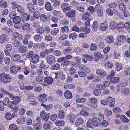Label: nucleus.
Returning <instances> with one entry per match:
<instances>
[{
  "instance_id": "obj_35",
  "label": "nucleus",
  "mask_w": 130,
  "mask_h": 130,
  "mask_svg": "<svg viewBox=\"0 0 130 130\" xmlns=\"http://www.w3.org/2000/svg\"><path fill=\"white\" fill-rule=\"evenodd\" d=\"M59 31L58 28H55L52 29L51 31V34L53 36H56L57 35Z\"/></svg>"
},
{
  "instance_id": "obj_23",
  "label": "nucleus",
  "mask_w": 130,
  "mask_h": 130,
  "mask_svg": "<svg viewBox=\"0 0 130 130\" xmlns=\"http://www.w3.org/2000/svg\"><path fill=\"white\" fill-rule=\"evenodd\" d=\"M21 68L20 67H17L15 66L11 67L10 68L11 72L15 74L18 70H21Z\"/></svg>"
},
{
  "instance_id": "obj_20",
  "label": "nucleus",
  "mask_w": 130,
  "mask_h": 130,
  "mask_svg": "<svg viewBox=\"0 0 130 130\" xmlns=\"http://www.w3.org/2000/svg\"><path fill=\"white\" fill-rule=\"evenodd\" d=\"M11 57L14 61H17L20 59V55L18 54H13L10 55Z\"/></svg>"
},
{
  "instance_id": "obj_44",
  "label": "nucleus",
  "mask_w": 130,
  "mask_h": 130,
  "mask_svg": "<svg viewBox=\"0 0 130 130\" xmlns=\"http://www.w3.org/2000/svg\"><path fill=\"white\" fill-rule=\"evenodd\" d=\"M65 117V113L62 110H60L58 113V117L60 119H63Z\"/></svg>"
},
{
  "instance_id": "obj_24",
  "label": "nucleus",
  "mask_w": 130,
  "mask_h": 130,
  "mask_svg": "<svg viewBox=\"0 0 130 130\" xmlns=\"http://www.w3.org/2000/svg\"><path fill=\"white\" fill-rule=\"evenodd\" d=\"M21 21V18L18 16L15 17L13 19V22L14 24H19L20 25L22 24L20 22Z\"/></svg>"
},
{
  "instance_id": "obj_64",
  "label": "nucleus",
  "mask_w": 130,
  "mask_h": 130,
  "mask_svg": "<svg viewBox=\"0 0 130 130\" xmlns=\"http://www.w3.org/2000/svg\"><path fill=\"white\" fill-rule=\"evenodd\" d=\"M16 15L17 13L15 11H13L11 12L9 14V17L11 19H13Z\"/></svg>"
},
{
  "instance_id": "obj_40",
  "label": "nucleus",
  "mask_w": 130,
  "mask_h": 130,
  "mask_svg": "<svg viewBox=\"0 0 130 130\" xmlns=\"http://www.w3.org/2000/svg\"><path fill=\"white\" fill-rule=\"evenodd\" d=\"M60 64L58 63H56L55 64L51 66V69L52 70H58L60 69Z\"/></svg>"
},
{
  "instance_id": "obj_2",
  "label": "nucleus",
  "mask_w": 130,
  "mask_h": 130,
  "mask_svg": "<svg viewBox=\"0 0 130 130\" xmlns=\"http://www.w3.org/2000/svg\"><path fill=\"white\" fill-rule=\"evenodd\" d=\"M61 9L65 13L71 9V7L68 3H63L60 6Z\"/></svg>"
},
{
  "instance_id": "obj_16",
  "label": "nucleus",
  "mask_w": 130,
  "mask_h": 130,
  "mask_svg": "<svg viewBox=\"0 0 130 130\" xmlns=\"http://www.w3.org/2000/svg\"><path fill=\"white\" fill-rule=\"evenodd\" d=\"M108 103L110 104L109 105V106L113 107V105L115 103V100L114 99L108 97L107 99Z\"/></svg>"
},
{
  "instance_id": "obj_48",
  "label": "nucleus",
  "mask_w": 130,
  "mask_h": 130,
  "mask_svg": "<svg viewBox=\"0 0 130 130\" xmlns=\"http://www.w3.org/2000/svg\"><path fill=\"white\" fill-rule=\"evenodd\" d=\"M71 47H68L63 50V53L65 55L69 54L71 52Z\"/></svg>"
},
{
  "instance_id": "obj_25",
  "label": "nucleus",
  "mask_w": 130,
  "mask_h": 130,
  "mask_svg": "<svg viewBox=\"0 0 130 130\" xmlns=\"http://www.w3.org/2000/svg\"><path fill=\"white\" fill-rule=\"evenodd\" d=\"M84 120L81 118L77 119L75 122L76 126L78 127L80 125L83 124L84 123Z\"/></svg>"
},
{
  "instance_id": "obj_30",
  "label": "nucleus",
  "mask_w": 130,
  "mask_h": 130,
  "mask_svg": "<svg viewBox=\"0 0 130 130\" xmlns=\"http://www.w3.org/2000/svg\"><path fill=\"white\" fill-rule=\"evenodd\" d=\"M129 89L127 88H122L121 90V93L124 95H127L129 92Z\"/></svg>"
},
{
  "instance_id": "obj_22",
  "label": "nucleus",
  "mask_w": 130,
  "mask_h": 130,
  "mask_svg": "<svg viewBox=\"0 0 130 130\" xmlns=\"http://www.w3.org/2000/svg\"><path fill=\"white\" fill-rule=\"evenodd\" d=\"M27 47L23 45L20 46L18 48L19 52L21 53H25L27 51Z\"/></svg>"
},
{
  "instance_id": "obj_63",
  "label": "nucleus",
  "mask_w": 130,
  "mask_h": 130,
  "mask_svg": "<svg viewBox=\"0 0 130 130\" xmlns=\"http://www.w3.org/2000/svg\"><path fill=\"white\" fill-rule=\"evenodd\" d=\"M108 6L109 8H114L117 6V4L115 2H111L108 4Z\"/></svg>"
},
{
  "instance_id": "obj_12",
  "label": "nucleus",
  "mask_w": 130,
  "mask_h": 130,
  "mask_svg": "<svg viewBox=\"0 0 130 130\" xmlns=\"http://www.w3.org/2000/svg\"><path fill=\"white\" fill-rule=\"evenodd\" d=\"M89 101L91 103V106L92 107L95 108L97 106V104L96 102L97 100L95 98H91L89 99Z\"/></svg>"
},
{
  "instance_id": "obj_51",
  "label": "nucleus",
  "mask_w": 130,
  "mask_h": 130,
  "mask_svg": "<svg viewBox=\"0 0 130 130\" xmlns=\"http://www.w3.org/2000/svg\"><path fill=\"white\" fill-rule=\"evenodd\" d=\"M98 48L96 44L92 43L90 45V49L92 51H95Z\"/></svg>"
},
{
  "instance_id": "obj_28",
  "label": "nucleus",
  "mask_w": 130,
  "mask_h": 130,
  "mask_svg": "<svg viewBox=\"0 0 130 130\" xmlns=\"http://www.w3.org/2000/svg\"><path fill=\"white\" fill-rule=\"evenodd\" d=\"M12 43V45L15 47H20L22 44L21 42L17 40L14 41Z\"/></svg>"
},
{
  "instance_id": "obj_33",
  "label": "nucleus",
  "mask_w": 130,
  "mask_h": 130,
  "mask_svg": "<svg viewBox=\"0 0 130 130\" xmlns=\"http://www.w3.org/2000/svg\"><path fill=\"white\" fill-rule=\"evenodd\" d=\"M35 54L33 51H30L26 55V57L27 59H31Z\"/></svg>"
},
{
  "instance_id": "obj_6",
  "label": "nucleus",
  "mask_w": 130,
  "mask_h": 130,
  "mask_svg": "<svg viewBox=\"0 0 130 130\" xmlns=\"http://www.w3.org/2000/svg\"><path fill=\"white\" fill-rule=\"evenodd\" d=\"M108 28V24L105 22L104 23H101L100 25L99 29L101 31H104L107 30Z\"/></svg>"
},
{
  "instance_id": "obj_11",
  "label": "nucleus",
  "mask_w": 130,
  "mask_h": 130,
  "mask_svg": "<svg viewBox=\"0 0 130 130\" xmlns=\"http://www.w3.org/2000/svg\"><path fill=\"white\" fill-rule=\"evenodd\" d=\"M94 57L93 58V60L94 61H98L102 57V55L100 52H96L94 53Z\"/></svg>"
},
{
  "instance_id": "obj_34",
  "label": "nucleus",
  "mask_w": 130,
  "mask_h": 130,
  "mask_svg": "<svg viewBox=\"0 0 130 130\" xmlns=\"http://www.w3.org/2000/svg\"><path fill=\"white\" fill-rule=\"evenodd\" d=\"M65 124L64 121L62 120L56 121L55 123V124L56 125L58 126H63Z\"/></svg>"
},
{
  "instance_id": "obj_3",
  "label": "nucleus",
  "mask_w": 130,
  "mask_h": 130,
  "mask_svg": "<svg viewBox=\"0 0 130 130\" xmlns=\"http://www.w3.org/2000/svg\"><path fill=\"white\" fill-rule=\"evenodd\" d=\"M40 116L41 119L45 121L48 120L50 114L49 113H46L44 110H42L40 113Z\"/></svg>"
},
{
  "instance_id": "obj_18",
  "label": "nucleus",
  "mask_w": 130,
  "mask_h": 130,
  "mask_svg": "<svg viewBox=\"0 0 130 130\" xmlns=\"http://www.w3.org/2000/svg\"><path fill=\"white\" fill-rule=\"evenodd\" d=\"M92 120L94 126L98 127L99 126L100 121L99 120L98 118L94 117L92 118Z\"/></svg>"
},
{
  "instance_id": "obj_43",
  "label": "nucleus",
  "mask_w": 130,
  "mask_h": 130,
  "mask_svg": "<svg viewBox=\"0 0 130 130\" xmlns=\"http://www.w3.org/2000/svg\"><path fill=\"white\" fill-rule=\"evenodd\" d=\"M124 28V24L122 22H119L116 26V28L118 30H120L122 28Z\"/></svg>"
},
{
  "instance_id": "obj_46",
  "label": "nucleus",
  "mask_w": 130,
  "mask_h": 130,
  "mask_svg": "<svg viewBox=\"0 0 130 130\" xmlns=\"http://www.w3.org/2000/svg\"><path fill=\"white\" fill-rule=\"evenodd\" d=\"M90 15V13L89 12H87L83 15L82 17L83 20H85L88 18Z\"/></svg>"
},
{
  "instance_id": "obj_14",
  "label": "nucleus",
  "mask_w": 130,
  "mask_h": 130,
  "mask_svg": "<svg viewBox=\"0 0 130 130\" xmlns=\"http://www.w3.org/2000/svg\"><path fill=\"white\" fill-rule=\"evenodd\" d=\"M11 99V100H13V101L10 102V103H12L14 105H16L17 104L19 103L21 101L20 98L18 96H15L14 97Z\"/></svg>"
},
{
  "instance_id": "obj_13",
  "label": "nucleus",
  "mask_w": 130,
  "mask_h": 130,
  "mask_svg": "<svg viewBox=\"0 0 130 130\" xmlns=\"http://www.w3.org/2000/svg\"><path fill=\"white\" fill-rule=\"evenodd\" d=\"M53 82V78L51 76L46 77L44 79V82L48 85H51Z\"/></svg>"
},
{
  "instance_id": "obj_21",
  "label": "nucleus",
  "mask_w": 130,
  "mask_h": 130,
  "mask_svg": "<svg viewBox=\"0 0 130 130\" xmlns=\"http://www.w3.org/2000/svg\"><path fill=\"white\" fill-rule=\"evenodd\" d=\"M21 18L23 19L26 21H28L29 20L30 17V14L29 13H25L24 12L23 13L21 14Z\"/></svg>"
},
{
  "instance_id": "obj_62",
  "label": "nucleus",
  "mask_w": 130,
  "mask_h": 130,
  "mask_svg": "<svg viewBox=\"0 0 130 130\" xmlns=\"http://www.w3.org/2000/svg\"><path fill=\"white\" fill-rule=\"evenodd\" d=\"M17 8L18 11L21 14L24 12V9L22 6L18 5Z\"/></svg>"
},
{
  "instance_id": "obj_17",
  "label": "nucleus",
  "mask_w": 130,
  "mask_h": 130,
  "mask_svg": "<svg viewBox=\"0 0 130 130\" xmlns=\"http://www.w3.org/2000/svg\"><path fill=\"white\" fill-rule=\"evenodd\" d=\"M126 36L122 34L119 35L117 37V39L118 41L122 42L125 41L126 40Z\"/></svg>"
},
{
  "instance_id": "obj_38",
  "label": "nucleus",
  "mask_w": 130,
  "mask_h": 130,
  "mask_svg": "<svg viewBox=\"0 0 130 130\" xmlns=\"http://www.w3.org/2000/svg\"><path fill=\"white\" fill-rule=\"evenodd\" d=\"M25 118L24 117H22L17 119V122L18 124H24L25 122Z\"/></svg>"
},
{
  "instance_id": "obj_4",
  "label": "nucleus",
  "mask_w": 130,
  "mask_h": 130,
  "mask_svg": "<svg viewBox=\"0 0 130 130\" xmlns=\"http://www.w3.org/2000/svg\"><path fill=\"white\" fill-rule=\"evenodd\" d=\"M46 60L47 63L50 65L53 64L55 62V57L53 55H49L47 56Z\"/></svg>"
},
{
  "instance_id": "obj_58",
  "label": "nucleus",
  "mask_w": 130,
  "mask_h": 130,
  "mask_svg": "<svg viewBox=\"0 0 130 130\" xmlns=\"http://www.w3.org/2000/svg\"><path fill=\"white\" fill-rule=\"evenodd\" d=\"M121 119L123 122L124 123H127L129 122L128 119L124 115L122 116Z\"/></svg>"
},
{
  "instance_id": "obj_10",
  "label": "nucleus",
  "mask_w": 130,
  "mask_h": 130,
  "mask_svg": "<svg viewBox=\"0 0 130 130\" xmlns=\"http://www.w3.org/2000/svg\"><path fill=\"white\" fill-rule=\"evenodd\" d=\"M8 36L7 35L3 34L0 36V43L3 44L7 42Z\"/></svg>"
},
{
  "instance_id": "obj_1",
  "label": "nucleus",
  "mask_w": 130,
  "mask_h": 130,
  "mask_svg": "<svg viewBox=\"0 0 130 130\" xmlns=\"http://www.w3.org/2000/svg\"><path fill=\"white\" fill-rule=\"evenodd\" d=\"M12 77L8 74L3 72L0 74V80L5 84L9 83L11 80Z\"/></svg>"
},
{
  "instance_id": "obj_29",
  "label": "nucleus",
  "mask_w": 130,
  "mask_h": 130,
  "mask_svg": "<svg viewBox=\"0 0 130 130\" xmlns=\"http://www.w3.org/2000/svg\"><path fill=\"white\" fill-rule=\"evenodd\" d=\"M39 101L41 102H44L47 100V98L46 95L44 94H41L40 95Z\"/></svg>"
},
{
  "instance_id": "obj_45",
  "label": "nucleus",
  "mask_w": 130,
  "mask_h": 130,
  "mask_svg": "<svg viewBox=\"0 0 130 130\" xmlns=\"http://www.w3.org/2000/svg\"><path fill=\"white\" fill-rule=\"evenodd\" d=\"M87 126L89 128H92L93 125L92 123V120L90 119H89L86 123Z\"/></svg>"
},
{
  "instance_id": "obj_49",
  "label": "nucleus",
  "mask_w": 130,
  "mask_h": 130,
  "mask_svg": "<svg viewBox=\"0 0 130 130\" xmlns=\"http://www.w3.org/2000/svg\"><path fill=\"white\" fill-rule=\"evenodd\" d=\"M115 66V70L117 71H119L122 68V66L120 63H116Z\"/></svg>"
},
{
  "instance_id": "obj_19",
  "label": "nucleus",
  "mask_w": 130,
  "mask_h": 130,
  "mask_svg": "<svg viewBox=\"0 0 130 130\" xmlns=\"http://www.w3.org/2000/svg\"><path fill=\"white\" fill-rule=\"evenodd\" d=\"M96 73L99 75L105 76L106 75V73L105 71L102 69H97L96 70Z\"/></svg>"
},
{
  "instance_id": "obj_15",
  "label": "nucleus",
  "mask_w": 130,
  "mask_h": 130,
  "mask_svg": "<svg viewBox=\"0 0 130 130\" xmlns=\"http://www.w3.org/2000/svg\"><path fill=\"white\" fill-rule=\"evenodd\" d=\"M75 11L73 10H71V9L70 10H69L67 13H66V15L68 16V17L70 18H72L74 17L75 16Z\"/></svg>"
},
{
  "instance_id": "obj_9",
  "label": "nucleus",
  "mask_w": 130,
  "mask_h": 130,
  "mask_svg": "<svg viewBox=\"0 0 130 130\" xmlns=\"http://www.w3.org/2000/svg\"><path fill=\"white\" fill-rule=\"evenodd\" d=\"M43 36L40 34L36 35L33 37L34 40L37 42H41L43 39Z\"/></svg>"
},
{
  "instance_id": "obj_52",
  "label": "nucleus",
  "mask_w": 130,
  "mask_h": 130,
  "mask_svg": "<svg viewBox=\"0 0 130 130\" xmlns=\"http://www.w3.org/2000/svg\"><path fill=\"white\" fill-rule=\"evenodd\" d=\"M34 128L36 130H40L41 128V124L39 123H36L34 125Z\"/></svg>"
},
{
  "instance_id": "obj_27",
  "label": "nucleus",
  "mask_w": 130,
  "mask_h": 130,
  "mask_svg": "<svg viewBox=\"0 0 130 130\" xmlns=\"http://www.w3.org/2000/svg\"><path fill=\"white\" fill-rule=\"evenodd\" d=\"M45 7L48 11H51L53 10V8L52 6L50 3L49 2H47L45 5Z\"/></svg>"
},
{
  "instance_id": "obj_47",
  "label": "nucleus",
  "mask_w": 130,
  "mask_h": 130,
  "mask_svg": "<svg viewBox=\"0 0 130 130\" xmlns=\"http://www.w3.org/2000/svg\"><path fill=\"white\" fill-rule=\"evenodd\" d=\"M51 123L48 122L45 123L44 125L43 128L45 130L51 128Z\"/></svg>"
},
{
  "instance_id": "obj_8",
  "label": "nucleus",
  "mask_w": 130,
  "mask_h": 130,
  "mask_svg": "<svg viewBox=\"0 0 130 130\" xmlns=\"http://www.w3.org/2000/svg\"><path fill=\"white\" fill-rule=\"evenodd\" d=\"M40 56L39 55L36 54L30 59V61L34 64L37 63L39 61Z\"/></svg>"
},
{
  "instance_id": "obj_59",
  "label": "nucleus",
  "mask_w": 130,
  "mask_h": 130,
  "mask_svg": "<svg viewBox=\"0 0 130 130\" xmlns=\"http://www.w3.org/2000/svg\"><path fill=\"white\" fill-rule=\"evenodd\" d=\"M106 12L108 16H112L113 14V11L111 9L108 8L106 10Z\"/></svg>"
},
{
  "instance_id": "obj_42",
  "label": "nucleus",
  "mask_w": 130,
  "mask_h": 130,
  "mask_svg": "<svg viewBox=\"0 0 130 130\" xmlns=\"http://www.w3.org/2000/svg\"><path fill=\"white\" fill-rule=\"evenodd\" d=\"M120 79V78L119 77H113L111 78L110 82L112 83H117L119 81Z\"/></svg>"
},
{
  "instance_id": "obj_54",
  "label": "nucleus",
  "mask_w": 130,
  "mask_h": 130,
  "mask_svg": "<svg viewBox=\"0 0 130 130\" xmlns=\"http://www.w3.org/2000/svg\"><path fill=\"white\" fill-rule=\"evenodd\" d=\"M101 91L100 89H95L93 92V94L96 96H98L100 95Z\"/></svg>"
},
{
  "instance_id": "obj_7",
  "label": "nucleus",
  "mask_w": 130,
  "mask_h": 130,
  "mask_svg": "<svg viewBox=\"0 0 130 130\" xmlns=\"http://www.w3.org/2000/svg\"><path fill=\"white\" fill-rule=\"evenodd\" d=\"M100 6L99 4H97L95 6V8L98 15L100 17H101L103 15V10L101 9Z\"/></svg>"
},
{
  "instance_id": "obj_37",
  "label": "nucleus",
  "mask_w": 130,
  "mask_h": 130,
  "mask_svg": "<svg viewBox=\"0 0 130 130\" xmlns=\"http://www.w3.org/2000/svg\"><path fill=\"white\" fill-rule=\"evenodd\" d=\"M114 40L113 37L112 36H107L106 39V41L108 43H113Z\"/></svg>"
},
{
  "instance_id": "obj_41",
  "label": "nucleus",
  "mask_w": 130,
  "mask_h": 130,
  "mask_svg": "<svg viewBox=\"0 0 130 130\" xmlns=\"http://www.w3.org/2000/svg\"><path fill=\"white\" fill-rule=\"evenodd\" d=\"M77 37V35L75 32L70 34L69 36V38L70 39L74 40L76 39Z\"/></svg>"
},
{
  "instance_id": "obj_39",
  "label": "nucleus",
  "mask_w": 130,
  "mask_h": 130,
  "mask_svg": "<svg viewBox=\"0 0 130 130\" xmlns=\"http://www.w3.org/2000/svg\"><path fill=\"white\" fill-rule=\"evenodd\" d=\"M98 22L96 21L93 22L92 26L91 28L92 30L94 32L96 31L97 29Z\"/></svg>"
},
{
  "instance_id": "obj_32",
  "label": "nucleus",
  "mask_w": 130,
  "mask_h": 130,
  "mask_svg": "<svg viewBox=\"0 0 130 130\" xmlns=\"http://www.w3.org/2000/svg\"><path fill=\"white\" fill-rule=\"evenodd\" d=\"M30 26L29 24L27 22L23 23L21 25L22 29L24 30H25L28 29Z\"/></svg>"
},
{
  "instance_id": "obj_57",
  "label": "nucleus",
  "mask_w": 130,
  "mask_h": 130,
  "mask_svg": "<svg viewBox=\"0 0 130 130\" xmlns=\"http://www.w3.org/2000/svg\"><path fill=\"white\" fill-rule=\"evenodd\" d=\"M128 84L127 80H122L120 82V85L121 87H124L126 86Z\"/></svg>"
},
{
  "instance_id": "obj_55",
  "label": "nucleus",
  "mask_w": 130,
  "mask_h": 130,
  "mask_svg": "<svg viewBox=\"0 0 130 130\" xmlns=\"http://www.w3.org/2000/svg\"><path fill=\"white\" fill-rule=\"evenodd\" d=\"M61 29L62 32L63 33L65 32H67L69 30V28L67 26L62 27L61 28Z\"/></svg>"
},
{
  "instance_id": "obj_53",
  "label": "nucleus",
  "mask_w": 130,
  "mask_h": 130,
  "mask_svg": "<svg viewBox=\"0 0 130 130\" xmlns=\"http://www.w3.org/2000/svg\"><path fill=\"white\" fill-rule=\"evenodd\" d=\"M116 27L115 23L113 21H111L109 23V27L111 29H114Z\"/></svg>"
},
{
  "instance_id": "obj_61",
  "label": "nucleus",
  "mask_w": 130,
  "mask_h": 130,
  "mask_svg": "<svg viewBox=\"0 0 130 130\" xmlns=\"http://www.w3.org/2000/svg\"><path fill=\"white\" fill-rule=\"evenodd\" d=\"M10 100L8 98L5 97L4 99L3 103L5 106H7L9 105Z\"/></svg>"
},
{
  "instance_id": "obj_5",
  "label": "nucleus",
  "mask_w": 130,
  "mask_h": 130,
  "mask_svg": "<svg viewBox=\"0 0 130 130\" xmlns=\"http://www.w3.org/2000/svg\"><path fill=\"white\" fill-rule=\"evenodd\" d=\"M26 6L29 11L31 13L35 11L36 9L34 5L32 3L28 2L26 5Z\"/></svg>"
},
{
  "instance_id": "obj_56",
  "label": "nucleus",
  "mask_w": 130,
  "mask_h": 130,
  "mask_svg": "<svg viewBox=\"0 0 130 130\" xmlns=\"http://www.w3.org/2000/svg\"><path fill=\"white\" fill-rule=\"evenodd\" d=\"M39 22L38 20L35 21L32 24V26L34 28H37L40 26Z\"/></svg>"
},
{
  "instance_id": "obj_31",
  "label": "nucleus",
  "mask_w": 130,
  "mask_h": 130,
  "mask_svg": "<svg viewBox=\"0 0 130 130\" xmlns=\"http://www.w3.org/2000/svg\"><path fill=\"white\" fill-rule=\"evenodd\" d=\"M40 20L43 23H46L48 20L47 16L44 14H42L40 15Z\"/></svg>"
},
{
  "instance_id": "obj_60",
  "label": "nucleus",
  "mask_w": 130,
  "mask_h": 130,
  "mask_svg": "<svg viewBox=\"0 0 130 130\" xmlns=\"http://www.w3.org/2000/svg\"><path fill=\"white\" fill-rule=\"evenodd\" d=\"M70 62L71 61L69 60H66L64 59L63 62H62L61 63V65L67 66L70 63Z\"/></svg>"
},
{
  "instance_id": "obj_26",
  "label": "nucleus",
  "mask_w": 130,
  "mask_h": 130,
  "mask_svg": "<svg viewBox=\"0 0 130 130\" xmlns=\"http://www.w3.org/2000/svg\"><path fill=\"white\" fill-rule=\"evenodd\" d=\"M65 97L67 99H71L72 97L71 92L69 90H66L64 93Z\"/></svg>"
},
{
  "instance_id": "obj_36",
  "label": "nucleus",
  "mask_w": 130,
  "mask_h": 130,
  "mask_svg": "<svg viewBox=\"0 0 130 130\" xmlns=\"http://www.w3.org/2000/svg\"><path fill=\"white\" fill-rule=\"evenodd\" d=\"M36 32L38 34H43L44 33V27L42 26L39 27L36 30Z\"/></svg>"
},
{
  "instance_id": "obj_50",
  "label": "nucleus",
  "mask_w": 130,
  "mask_h": 130,
  "mask_svg": "<svg viewBox=\"0 0 130 130\" xmlns=\"http://www.w3.org/2000/svg\"><path fill=\"white\" fill-rule=\"evenodd\" d=\"M118 6H119L120 9L122 11L125 10L126 7L123 3H120L119 4Z\"/></svg>"
}]
</instances>
